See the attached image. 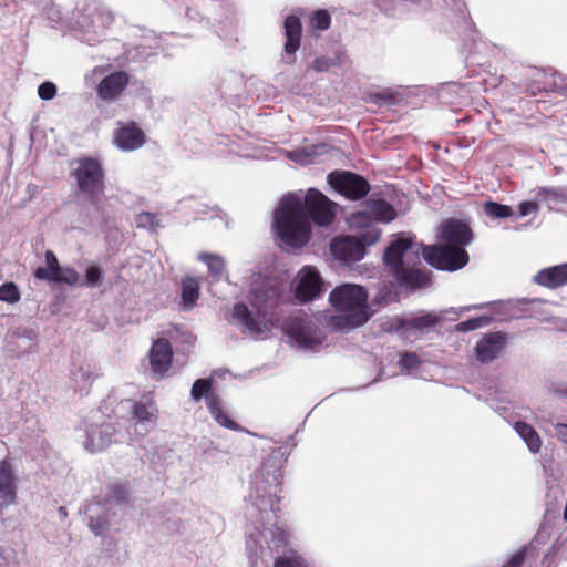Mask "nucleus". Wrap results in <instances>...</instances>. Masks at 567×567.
<instances>
[{
    "label": "nucleus",
    "mask_w": 567,
    "mask_h": 567,
    "mask_svg": "<svg viewBox=\"0 0 567 567\" xmlns=\"http://www.w3.org/2000/svg\"><path fill=\"white\" fill-rule=\"evenodd\" d=\"M199 297V284L195 278H186L182 282V302L185 308H192Z\"/></svg>",
    "instance_id": "obj_34"
},
{
    "label": "nucleus",
    "mask_w": 567,
    "mask_h": 567,
    "mask_svg": "<svg viewBox=\"0 0 567 567\" xmlns=\"http://www.w3.org/2000/svg\"><path fill=\"white\" fill-rule=\"evenodd\" d=\"M285 59L287 62L291 63L295 61V53L300 48L301 41V21L296 16H289L285 19Z\"/></svg>",
    "instance_id": "obj_25"
},
{
    "label": "nucleus",
    "mask_w": 567,
    "mask_h": 567,
    "mask_svg": "<svg viewBox=\"0 0 567 567\" xmlns=\"http://www.w3.org/2000/svg\"><path fill=\"white\" fill-rule=\"evenodd\" d=\"M95 373L92 365L86 361L73 362L70 370V380L73 390L79 393H87L93 381Z\"/></svg>",
    "instance_id": "obj_26"
},
{
    "label": "nucleus",
    "mask_w": 567,
    "mask_h": 567,
    "mask_svg": "<svg viewBox=\"0 0 567 567\" xmlns=\"http://www.w3.org/2000/svg\"><path fill=\"white\" fill-rule=\"evenodd\" d=\"M58 513L61 518H65L68 516V511L64 506H60Z\"/></svg>",
    "instance_id": "obj_57"
},
{
    "label": "nucleus",
    "mask_w": 567,
    "mask_h": 567,
    "mask_svg": "<svg viewBox=\"0 0 567 567\" xmlns=\"http://www.w3.org/2000/svg\"><path fill=\"white\" fill-rule=\"evenodd\" d=\"M145 142V133L135 122L120 123V126L114 131L113 143L123 152L138 150Z\"/></svg>",
    "instance_id": "obj_20"
},
{
    "label": "nucleus",
    "mask_w": 567,
    "mask_h": 567,
    "mask_svg": "<svg viewBox=\"0 0 567 567\" xmlns=\"http://www.w3.org/2000/svg\"><path fill=\"white\" fill-rule=\"evenodd\" d=\"M17 6H33L40 11L42 17L48 20L51 28L62 29L66 31V23L70 18H64L61 8L53 0H12Z\"/></svg>",
    "instance_id": "obj_22"
},
{
    "label": "nucleus",
    "mask_w": 567,
    "mask_h": 567,
    "mask_svg": "<svg viewBox=\"0 0 567 567\" xmlns=\"http://www.w3.org/2000/svg\"><path fill=\"white\" fill-rule=\"evenodd\" d=\"M483 209L484 213L493 219H504L514 216L512 207L492 200L486 202Z\"/></svg>",
    "instance_id": "obj_35"
},
{
    "label": "nucleus",
    "mask_w": 567,
    "mask_h": 567,
    "mask_svg": "<svg viewBox=\"0 0 567 567\" xmlns=\"http://www.w3.org/2000/svg\"><path fill=\"white\" fill-rule=\"evenodd\" d=\"M282 284L277 278L254 274L248 296L252 310L244 302H237L231 310L233 322L243 333L258 336L266 323L275 324L279 321L276 309L281 302Z\"/></svg>",
    "instance_id": "obj_2"
},
{
    "label": "nucleus",
    "mask_w": 567,
    "mask_h": 567,
    "mask_svg": "<svg viewBox=\"0 0 567 567\" xmlns=\"http://www.w3.org/2000/svg\"><path fill=\"white\" fill-rule=\"evenodd\" d=\"M114 22L110 10L95 1L78 6L65 24L66 31L76 40L89 45L102 43Z\"/></svg>",
    "instance_id": "obj_5"
},
{
    "label": "nucleus",
    "mask_w": 567,
    "mask_h": 567,
    "mask_svg": "<svg viewBox=\"0 0 567 567\" xmlns=\"http://www.w3.org/2000/svg\"><path fill=\"white\" fill-rule=\"evenodd\" d=\"M442 320V315L433 312H424L412 318L394 317L386 322L385 330L392 333H398L402 338L408 339L414 333H424Z\"/></svg>",
    "instance_id": "obj_14"
},
{
    "label": "nucleus",
    "mask_w": 567,
    "mask_h": 567,
    "mask_svg": "<svg viewBox=\"0 0 567 567\" xmlns=\"http://www.w3.org/2000/svg\"><path fill=\"white\" fill-rule=\"evenodd\" d=\"M487 303H481V305H472V306H468V307H464V308H461V311L463 310H472V309H483L484 307H486Z\"/></svg>",
    "instance_id": "obj_56"
},
{
    "label": "nucleus",
    "mask_w": 567,
    "mask_h": 567,
    "mask_svg": "<svg viewBox=\"0 0 567 567\" xmlns=\"http://www.w3.org/2000/svg\"><path fill=\"white\" fill-rule=\"evenodd\" d=\"M446 7H451L456 18L457 27L464 37V47L467 48L471 63L482 64L478 55L487 54L493 48L481 40L470 17L466 16V6L462 0H442Z\"/></svg>",
    "instance_id": "obj_9"
},
{
    "label": "nucleus",
    "mask_w": 567,
    "mask_h": 567,
    "mask_svg": "<svg viewBox=\"0 0 567 567\" xmlns=\"http://www.w3.org/2000/svg\"><path fill=\"white\" fill-rule=\"evenodd\" d=\"M213 382L210 379H198L193 383L190 396L194 401L205 399L206 406L212 417L223 427L238 431L240 429L224 410L223 400L212 391Z\"/></svg>",
    "instance_id": "obj_11"
},
{
    "label": "nucleus",
    "mask_w": 567,
    "mask_h": 567,
    "mask_svg": "<svg viewBox=\"0 0 567 567\" xmlns=\"http://www.w3.org/2000/svg\"><path fill=\"white\" fill-rule=\"evenodd\" d=\"M350 228L358 229L357 235L339 236L330 243V252L333 259L344 266H350L362 260L367 254V247L374 245L381 237V229L370 225L367 213L357 212L348 217Z\"/></svg>",
    "instance_id": "obj_4"
},
{
    "label": "nucleus",
    "mask_w": 567,
    "mask_h": 567,
    "mask_svg": "<svg viewBox=\"0 0 567 567\" xmlns=\"http://www.w3.org/2000/svg\"><path fill=\"white\" fill-rule=\"evenodd\" d=\"M556 429V436L559 441L563 443H567V424L565 423H557L555 425Z\"/></svg>",
    "instance_id": "obj_53"
},
{
    "label": "nucleus",
    "mask_w": 567,
    "mask_h": 567,
    "mask_svg": "<svg viewBox=\"0 0 567 567\" xmlns=\"http://www.w3.org/2000/svg\"><path fill=\"white\" fill-rule=\"evenodd\" d=\"M333 207L334 203L316 188H309L303 200L295 193L284 196L274 214L277 237L289 247H303L310 238L309 218L328 226L334 219Z\"/></svg>",
    "instance_id": "obj_1"
},
{
    "label": "nucleus",
    "mask_w": 567,
    "mask_h": 567,
    "mask_svg": "<svg viewBox=\"0 0 567 567\" xmlns=\"http://www.w3.org/2000/svg\"><path fill=\"white\" fill-rule=\"evenodd\" d=\"M539 286L557 288L567 284V262L538 271L534 278Z\"/></svg>",
    "instance_id": "obj_27"
},
{
    "label": "nucleus",
    "mask_w": 567,
    "mask_h": 567,
    "mask_svg": "<svg viewBox=\"0 0 567 567\" xmlns=\"http://www.w3.org/2000/svg\"><path fill=\"white\" fill-rule=\"evenodd\" d=\"M56 94V86L53 82H43L38 87V95L41 100H52Z\"/></svg>",
    "instance_id": "obj_47"
},
{
    "label": "nucleus",
    "mask_w": 567,
    "mask_h": 567,
    "mask_svg": "<svg viewBox=\"0 0 567 567\" xmlns=\"http://www.w3.org/2000/svg\"><path fill=\"white\" fill-rule=\"evenodd\" d=\"M330 65L331 61L327 58H317L312 63V68L318 72L328 71Z\"/></svg>",
    "instance_id": "obj_52"
},
{
    "label": "nucleus",
    "mask_w": 567,
    "mask_h": 567,
    "mask_svg": "<svg viewBox=\"0 0 567 567\" xmlns=\"http://www.w3.org/2000/svg\"><path fill=\"white\" fill-rule=\"evenodd\" d=\"M361 212L368 214L370 225H374L373 220L390 223L396 217L395 209L385 199H369L367 202V209Z\"/></svg>",
    "instance_id": "obj_30"
},
{
    "label": "nucleus",
    "mask_w": 567,
    "mask_h": 567,
    "mask_svg": "<svg viewBox=\"0 0 567 567\" xmlns=\"http://www.w3.org/2000/svg\"><path fill=\"white\" fill-rule=\"evenodd\" d=\"M535 198L547 203L549 209L558 204L567 203V187H538L535 189Z\"/></svg>",
    "instance_id": "obj_31"
},
{
    "label": "nucleus",
    "mask_w": 567,
    "mask_h": 567,
    "mask_svg": "<svg viewBox=\"0 0 567 567\" xmlns=\"http://www.w3.org/2000/svg\"><path fill=\"white\" fill-rule=\"evenodd\" d=\"M128 491L124 485H115L112 488L111 495L105 499L103 505L111 509L114 505L122 506L127 503Z\"/></svg>",
    "instance_id": "obj_41"
},
{
    "label": "nucleus",
    "mask_w": 567,
    "mask_h": 567,
    "mask_svg": "<svg viewBox=\"0 0 567 567\" xmlns=\"http://www.w3.org/2000/svg\"><path fill=\"white\" fill-rule=\"evenodd\" d=\"M327 181L337 193L350 200L364 198L371 189L367 178L349 171H333L328 174Z\"/></svg>",
    "instance_id": "obj_13"
},
{
    "label": "nucleus",
    "mask_w": 567,
    "mask_h": 567,
    "mask_svg": "<svg viewBox=\"0 0 567 567\" xmlns=\"http://www.w3.org/2000/svg\"><path fill=\"white\" fill-rule=\"evenodd\" d=\"M537 213H538V205L535 202L527 200V202H522L518 205V214L520 217H525L530 214H537Z\"/></svg>",
    "instance_id": "obj_50"
},
{
    "label": "nucleus",
    "mask_w": 567,
    "mask_h": 567,
    "mask_svg": "<svg viewBox=\"0 0 567 567\" xmlns=\"http://www.w3.org/2000/svg\"><path fill=\"white\" fill-rule=\"evenodd\" d=\"M526 559V547L517 550L502 567H520Z\"/></svg>",
    "instance_id": "obj_49"
},
{
    "label": "nucleus",
    "mask_w": 567,
    "mask_h": 567,
    "mask_svg": "<svg viewBox=\"0 0 567 567\" xmlns=\"http://www.w3.org/2000/svg\"><path fill=\"white\" fill-rule=\"evenodd\" d=\"M109 65H97L84 75L87 87H94L96 100L106 104L117 102L130 83V75L125 71L109 73Z\"/></svg>",
    "instance_id": "obj_8"
},
{
    "label": "nucleus",
    "mask_w": 567,
    "mask_h": 567,
    "mask_svg": "<svg viewBox=\"0 0 567 567\" xmlns=\"http://www.w3.org/2000/svg\"><path fill=\"white\" fill-rule=\"evenodd\" d=\"M330 23L331 18L327 10H317L310 18L311 27L320 31L329 29Z\"/></svg>",
    "instance_id": "obj_45"
},
{
    "label": "nucleus",
    "mask_w": 567,
    "mask_h": 567,
    "mask_svg": "<svg viewBox=\"0 0 567 567\" xmlns=\"http://www.w3.org/2000/svg\"><path fill=\"white\" fill-rule=\"evenodd\" d=\"M109 511L107 506L101 503L90 504L86 507L85 514L89 518V527L96 536L103 535L110 526Z\"/></svg>",
    "instance_id": "obj_28"
},
{
    "label": "nucleus",
    "mask_w": 567,
    "mask_h": 567,
    "mask_svg": "<svg viewBox=\"0 0 567 567\" xmlns=\"http://www.w3.org/2000/svg\"><path fill=\"white\" fill-rule=\"evenodd\" d=\"M20 298V290L14 282L9 281L0 286V301L13 305L17 303Z\"/></svg>",
    "instance_id": "obj_43"
},
{
    "label": "nucleus",
    "mask_w": 567,
    "mask_h": 567,
    "mask_svg": "<svg viewBox=\"0 0 567 567\" xmlns=\"http://www.w3.org/2000/svg\"><path fill=\"white\" fill-rule=\"evenodd\" d=\"M501 83V80L498 78H493L491 81V85L496 87Z\"/></svg>",
    "instance_id": "obj_58"
},
{
    "label": "nucleus",
    "mask_w": 567,
    "mask_h": 567,
    "mask_svg": "<svg viewBox=\"0 0 567 567\" xmlns=\"http://www.w3.org/2000/svg\"><path fill=\"white\" fill-rule=\"evenodd\" d=\"M72 176L75 179L79 196L91 205L97 206L105 189V173L102 164L92 157L79 158Z\"/></svg>",
    "instance_id": "obj_7"
},
{
    "label": "nucleus",
    "mask_w": 567,
    "mask_h": 567,
    "mask_svg": "<svg viewBox=\"0 0 567 567\" xmlns=\"http://www.w3.org/2000/svg\"><path fill=\"white\" fill-rule=\"evenodd\" d=\"M82 442L86 452L95 454L107 449L115 434V427L111 423L86 424L83 429Z\"/></svg>",
    "instance_id": "obj_17"
},
{
    "label": "nucleus",
    "mask_w": 567,
    "mask_h": 567,
    "mask_svg": "<svg viewBox=\"0 0 567 567\" xmlns=\"http://www.w3.org/2000/svg\"><path fill=\"white\" fill-rule=\"evenodd\" d=\"M0 567H20L18 554L13 548L0 546Z\"/></svg>",
    "instance_id": "obj_44"
},
{
    "label": "nucleus",
    "mask_w": 567,
    "mask_h": 567,
    "mask_svg": "<svg viewBox=\"0 0 567 567\" xmlns=\"http://www.w3.org/2000/svg\"><path fill=\"white\" fill-rule=\"evenodd\" d=\"M198 259L206 264L209 274L216 278L221 279L225 275L226 264L225 259L216 254L202 252Z\"/></svg>",
    "instance_id": "obj_33"
},
{
    "label": "nucleus",
    "mask_w": 567,
    "mask_h": 567,
    "mask_svg": "<svg viewBox=\"0 0 567 567\" xmlns=\"http://www.w3.org/2000/svg\"><path fill=\"white\" fill-rule=\"evenodd\" d=\"M489 405L492 406V409H494L501 415H504V413L508 411V408L506 405L501 404V403L496 404V405L491 403Z\"/></svg>",
    "instance_id": "obj_55"
},
{
    "label": "nucleus",
    "mask_w": 567,
    "mask_h": 567,
    "mask_svg": "<svg viewBox=\"0 0 567 567\" xmlns=\"http://www.w3.org/2000/svg\"><path fill=\"white\" fill-rule=\"evenodd\" d=\"M17 502L16 476L11 465L7 461L0 462V518L3 519V511Z\"/></svg>",
    "instance_id": "obj_24"
},
{
    "label": "nucleus",
    "mask_w": 567,
    "mask_h": 567,
    "mask_svg": "<svg viewBox=\"0 0 567 567\" xmlns=\"http://www.w3.org/2000/svg\"><path fill=\"white\" fill-rule=\"evenodd\" d=\"M131 412L136 425L141 427V434L148 433L156 424L158 409L151 394L143 395L140 400H131Z\"/></svg>",
    "instance_id": "obj_18"
},
{
    "label": "nucleus",
    "mask_w": 567,
    "mask_h": 567,
    "mask_svg": "<svg viewBox=\"0 0 567 567\" xmlns=\"http://www.w3.org/2000/svg\"><path fill=\"white\" fill-rule=\"evenodd\" d=\"M450 312H453L455 315H457L458 312L454 309V308H451L449 310H444L442 313H450Z\"/></svg>",
    "instance_id": "obj_60"
},
{
    "label": "nucleus",
    "mask_w": 567,
    "mask_h": 567,
    "mask_svg": "<svg viewBox=\"0 0 567 567\" xmlns=\"http://www.w3.org/2000/svg\"><path fill=\"white\" fill-rule=\"evenodd\" d=\"M439 236L443 244L454 247L465 248L473 240L471 228L462 220L455 218L446 219L440 225Z\"/></svg>",
    "instance_id": "obj_19"
},
{
    "label": "nucleus",
    "mask_w": 567,
    "mask_h": 567,
    "mask_svg": "<svg viewBox=\"0 0 567 567\" xmlns=\"http://www.w3.org/2000/svg\"><path fill=\"white\" fill-rule=\"evenodd\" d=\"M148 361L151 368V377L154 380H162L168 375L173 362V350L168 340L157 339L153 342Z\"/></svg>",
    "instance_id": "obj_16"
},
{
    "label": "nucleus",
    "mask_w": 567,
    "mask_h": 567,
    "mask_svg": "<svg viewBox=\"0 0 567 567\" xmlns=\"http://www.w3.org/2000/svg\"><path fill=\"white\" fill-rule=\"evenodd\" d=\"M493 321L492 316H478L475 318H471L468 320L462 321L455 326V331L457 332H470L477 330L480 328L488 326Z\"/></svg>",
    "instance_id": "obj_40"
},
{
    "label": "nucleus",
    "mask_w": 567,
    "mask_h": 567,
    "mask_svg": "<svg viewBox=\"0 0 567 567\" xmlns=\"http://www.w3.org/2000/svg\"><path fill=\"white\" fill-rule=\"evenodd\" d=\"M549 84L545 83L543 85L537 84L536 86H529V90L533 94H536L537 92L547 91Z\"/></svg>",
    "instance_id": "obj_54"
},
{
    "label": "nucleus",
    "mask_w": 567,
    "mask_h": 567,
    "mask_svg": "<svg viewBox=\"0 0 567 567\" xmlns=\"http://www.w3.org/2000/svg\"><path fill=\"white\" fill-rule=\"evenodd\" d=\"M506 344V336L503 332L485 334L475 344V355L481 363H488L497 359Z\"/></svg>",
    "instance_id": "obj_21"
},
{
    "label": "nucleus",
    "mask_w": 567,
    "mask_h": 567,
    "mask_svg": "<svg viewBox=\"0 0 567 567\" xmlns=\"http://www.w3.org/2000/svg\"><path fill=\"white\" fill-rule=\"evenodd\" d=\"M422 250L423 244L405 233L399 234L385 249L383 261L401 287L415 290L430 286L429 276L415 268L421 264Z\"/></svg>",
    "instance_id": "obj_3"
},
{
    "label": "nucleus",
    "mask_w": 567,
    "mask_h": 567,
    "mask_svg": "<svg viewBox=\"0 0 567 567\" xmlns=\"http://www.w3.org/2000/svg\"><path fill=\"white\" fill-rule=\"evenodd\" d=\"M292 285L296 298L301 302H307L321 295L323 280L315 267L305 266L296 275Z\"/></svg>",
    "instance_id": "obj_15"
},
{
    "label": "nucleus",
    "mask_w": 567,
    "mask_h": 567,
    "mask_svg": "<svg viewBox=\"0 0 567 567\" xmlns=\"http://www.w3.org/2000/svg\"><path fill=\"white\" fill-rule=\"evenodd\" d=\"M136 223H137L138 227H143V228L150 227L152 229H154L155 226L158 225L157 217L152 213H141L137 216Z\"/></svg>",
    "instance_id": "obj_48"
},
{
    "label": "nucleus",
    "mask_w": 567,
    "mask_h": 567,
    "mask_svg": "<svg viewBox=\"0 0 567 567\" xmlns=\"http://www.w3.org/2000/svg\"><path fill=\"white\" fill-rule=\"evenodd\" d=\"M329 146L324 143L307 145L301 148L287 151V158L300 165H310L317 162V158L328 152Z\"/></svg>",
    "instance_id": "obj_29"
},
{
    "label": "nucleus",
    "mask_w": 567,
    "mask_h": 567,
    "mask_svg": "<svg viewBox=\"0 0 567 567\" xmlns=\"http://www.w3.org/2000/svg\"><path fill=\"white\" fill-rule=\"evenodd\" d=\"M47 267H40L34 271V277L41 280H50L52 275L56 272L60 267L56 256L53 251L48 250L45 252Z\"/></svg>",
    "instance_id": "obj_37"
},
{
    "label": "nucleus",
    "mask_w": 567,
    "mask_h": 567,
    "mask_svg": "<svg viewBox=\"0 0 567 567\" xmlns=\"http://www.w3.org/2000/svg\"><path fill=\"white\" fill-rule=\"evenodd\" d=\"M421 364L419 355L414 352H404L401 354L398 365L400 371L405 374H411Z\"/></svg>",
    "instance_id": "obj_42"
},
{
    "label": "nucleus",
    "mask_w": 567,
    "mask_h": 567,
    "mask_svg": "<svg viewBox=\"0 0 567 567\" xmlns=\"http://www.w3.org/2000/svg\"><path fill=\"white\" fill-rule=\"evenodd\" d=\"M288 337L291 343L305 351H318L324 341L321 329L306 316L292 318Z\"/></svg>",
    "instance_id": "obj_12"
},
{
    "label": "nucleus",
    "mask_w": 567,
    "mask_h": 567,
    "mask_svg": "<svg viewBox=\"0 0 567 567\" xmlns=\"http://www.w3.org/2000/svg\"><path fill=\"white\" fill-rule=\"evenodd\" d=\"M385 16L401 18L408 12H420L429 7V0H373Z\"/></svg>",
    "instance_id": "obj_23"
},
{
    "label": "nucleus",
    "mask_w": 567,
    "mask_h": 567,
    "mask_svg": "<svg viewBox=\"0 0 567 567\" xmlns=\"http://www.w3.org/2000/svg\"><path fill=\"white\" fill-rule=\"evenodd\" d=\"M103 281V271L97 266H92L86 269L85 272V285L89 288L99 287Z\"/></svg>",
    "instance_id": "obj_46"
},
{
    "label": "nucleus",
    "mask_w": 567,
    "mask_h": 567,
    "mask_svg": "<svg viewBox=\"0 0 567 567\" xmlns=\"http://www.w3.org/2000/svg\"><path fill=\"white\" fill-rule=\"evenodd\" d=\"M329 301L337 315L333 324L339 329L350 330L363 326L370 318L368 292L355 284L337 286L329 295Z\"/></svg>",
    "instance_id": "obj_6"
},
{
    "label": "nucleus",
    "mask_w": 567,
    "mask_h": 567,
    "mask_svg": "<svg viewBox=\"0 0 567 567\" xmlns=\"http://www.w3.org/2000/svg\"><path fill=\"white\" fill-rule=\"evenodd\" d=\"M80 276L78 271L71 267H59L56 272L52 275L49 281L55 284H66L69 286H75L79 284Z\"/></svg>",
    "instance_id": "obj_38"
},
{
    "label": "nucleus",
    "mask_w": 567,
    "mask_h": 567,
    "mask_svg": "<svg viewBox=\"0 0 567 567\" xmlns=\"http://www.w3.org/2000/svg\"><path fill=\"white\" fill-rule=\"evenodd\" d=\"M8 7H9V3L7 2V0H0V9L8 8Z\"/></svg>",
    "instance_id": "obj_59"
},
{
    "label": "nucleus",
    "mask_w": 567,
    "mask_h": 567,
    "mask_svg": "<svg viewBox=\"0 0 567 567\" xmlns=\"http://www.w3.org/2000/svg\"><path fill=\"white\" fill-rule=\"evenodd\" d=\"M246 550L248 558V567H259L262 557V545L255 538L252 534L247 537Z\"/></svg>",
    "instance_id": "obj_36"
},
{
    "label": "nucleus",
    "mask_w": 567,
    "mask_h": 567,
    "mask_svg": "<svg viewBox=\"0 0 567 567\" xmlns=\"http://www.w3.org/2000/svg\"><path fill=\"white\" fill-rule=\"evenodd\" d=\"M514 430L525 442L530 453L536 454L540 451L542 439L535 429L526 422L517 421L514 423Z\"/></svg>",
    "instance_id": "obj_32"
},
{
    "label": "nucleus",
    "mask_w": 567,
    "mask_h": 567,
    "mask_svg": "<svg viewBox=\"0 0 567 567\" xmlns=\"http://www.w3.org/2000/svg\"><path fill=\"white\" fill-rule=\"evenodd\" d=\"M421 254L430 266L439 270L455 271L468 262V254L465 248L446 244L437 246L423 245Z\"/></svg>",
    "instance_id": "obj_10"
},
{
    "label": "nucleus",
    "mask_w": 567,
    "mask_h": 567,
    "mask_svg": "<svg viewBox=\"0 0 567 567\" xmlns=\"http://www.w3.org/2000/svg\"><path fill=\"white\" fill-rule=\"evenodd\" d=\"M400 100V94L391 89L370 94L369 101L378 106H389L396 104Z\"/></svg>",
    "instance_id": "obj_39"
},
{
    "label": "nucleus",
    "mask_w": 567,
    "mask_h": 567,
    "mask_svg": "<svg viewBox=\"0 0 567 567\" xmlns=\"http://www.w3.org/2000/svg\"><path fill=\"white\" fill-rule=\"evenodd\" d=\"M12 336L16 337L17 339L35 341L38 338V332L32 328H18Z\"/></svg>",
    "instance_id": "obj_51"
}]
</instances>
